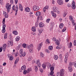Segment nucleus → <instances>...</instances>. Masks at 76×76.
<instances>
[{
    "instance_id": "1",
    "label": "nucleus",
    "mask_w": 76,
    "mask_h": 76,
    "mask_svg": "<svg viewBox=\"0 0 76 76\" xmlns=\"http://www.w3.org/2000/svg\"><path fill=\"white\" fill-rule=\"evenodd\" d=\"M64 73V69H61L59 72H57V76H63Z\"/></svg>"
},
{
    "instance_id": "2",
    "label": "nucleus",
    "mask_w": 76,
    "mask_h": 76,
    "mask_svg": "<svg viewBox=\"0 0 76 76\" xmlns=\"http://www.w3.org/2000/svg\"><path fill=\"white\" fill-rule=\"evenodd\" d=\"M54 70V67L52 66L50 67V70L51 72L50 73V75H48V76H54V75H53V74H54L53 70Z\"/></svg>"
},
{
    "instance_id": "3",
    "label": "nucleus",
    "mask_w": 76,
    "mask_h": 76,
    "mask_svg": "<svg viewBox=\"0 0 76 76\" xmlns=\"http://www.w3.org/2000/svg\"><path fill=\"white\" fill-rule=\"evenodd\" d=\"M2 23L3 24V28L2 30V33H5L6 32V30H5V28H6V26L5 25H4V23H5V18H3Z\"/></svg>"
},
{
    "instance_id": "4",
    "label": "nucleus",
    "mask_w": 76,
    "mask_h": 76,
    "mask_svg": "<svg viewBox=\"0 0 76 76\" xmlns=\"http://www.w3.org/2000/svg\"><path fill=\"white\" fill-rule=\"evenodd\" d=\"M74 62H70L68 66V69L69 72H71L72 71V66L73 65Z\"/></svg>"
},
{
    "instance_id": "5",
    "label": "nucleus",
    "mask_w": 76,
    "mask_h": 76,
    "mask_svg": "<svg viewBox=\"0 0 76 76\" xmlns=\"http://www.w3.org/2000/svg\"><path fill=\"white\" fill-rule=\"evenodd\" d=\"M32 71V68H29L27 69V70H24L23 71V74L26 75V73H28Z\"/></svg>"
},
{
    "instance_id": "6",
    "label": "nucleus",
    "mask_w": 76,
    "mask_h": 76,
    "mask_svg": "<svg viewBox=\"0 0 76 76\" xmlns=\"http://www.w3.org/2000/svg\"><path fill=\"white\" fill-rule=\"evenodd\" d=\"M6 8L7 9V11L8 12H10V9H11V5L9 3L7 4L6 5Z\"/></svg>"
},
{
    "instance_id": "7",
    "label": "nucleus",
    "mask_w": 76,
    "mask_h": 76,
    "mask_svg": "<svg viewBox=\"0 0 76 76\" xmlns=\"http://www.w3.org/2000/svg\"><path fill=\"white\" fill-rule=\"evenodd\" d=\"M33 44H31L30 45L29 51L31 53L33 52Z\"/></svg>"
},
{
    "instance_id": "8",
    "label": "nucleus",
    "mask_w": 76,
    "mask_h": 76,
    "mask_svg": "<svg viewBox=\"0 0 76 76\" xmlns=\"http://www.w3.org/2000/svg\"><path fill=\"white\" fill-rule=\"evenodd\" d=\"M33 9L34 11H38L39 9V8L38 6H34L33 7Z\"/></svg>"
},
{
    "instance_id": "9",
    "label": "nucleus",
    "mask_w": 76,
    "mask_h": 76,
    "mask_svg": "<svg viewBox=\"0 0 76 76\" xmlns=\"http://www.w3.org/2000/svg\"><path fill=\"white\" fill-rule=\"evenodd\" d=\"M69 56V54H68V53H66L65 55V58L64 61L65 62V63H67V58Z\"/></svg>"
},
{
    "instance_id": "10",
    "label": "nucleus",
    "mask_w": 76,
    "mask_h": 76,
    "mask_svg": "<svg viewBox=\"0 0 76 76\" xmlns=\"http://www.w3.org/2000/svg\"><path fill=\"white\" fill-rule=\"evenodd\" d=\"M74 1H73L72 2V7L73 9H75L76 8V6H75V2H74Z\"/></svg>"
},
{
    "instance_id": "11",
    "label": "nucleus",
    "mask_w": 76,
    "mask_h": 76,
    "mask_svg": "<svg viewBox=\"0 0 76 76\" xmlns=\"http://www.w3.org/2000/svg\"><path fill=\"white\" fill-rule=\"evenodd\" d=\"M42 42H41L38 45L37 49L38 51H39V50H40V49H41V47H42Z\"/></svg>"
},
{
    "instance_id": "12",
    "label": "nucleus",
    "mask_w": 76,
    "mask_h": 76,
    "mask_svg": "<svg viewBox=\"0 0 76 76\" xmlns=\"http://www.w3.org/2000/svg\"><path fill=\"white\" fill-rule=\"evenodd\" d=\"M19 9L20 10V11L22 12V11H23V7H22V4H19Z\"/></svg>"
},
{
    "instance_id": "13",
    "label": "nucleus",
    "mask_w": 76,
    "mask_h": 76,
    "mask_svg": "<svg viewBox=\"0 0 76 76\" xmlns=\"http://www.w3.org/2000/svg\"><path fill=\"white\" fill-rule=\"evenodd\" d=\"M53 9L54 12H58V8L55 6L53 8Z\"/></svg>"
},
{
    "instance_id": "14",
    "label": "nucleus",
    "mask_w": 76,
    "mask_h": 76,
    "mask_svg": "<svg viewBox=\"0 0 76 76\" xmlns=\"http://www.w3.org/2000/svg\"><path fill=\"white\" fill-rule=\"evenodd\" d=\"M36 64L39 67H41V64H40V63L39 62V60H37Z\"/></svg>"
},
{
    "instance_id": "15",
    "label": "nucleus",
    "mask_w": 76,
    "mask_h": 76,
    "mask_svg": "<svg viewBox=\"0 0 76 76\" xmlns=\"http://www.w3.org/2000/svg\"><path fill=\"white\" fill-rule=\"evenodd\" d=\"M59 5H61V4H63V2L62 0H58L57 1Z\"/></svg>"
},
{
    "instance_id": "16",
    "label": "nucleus",
    "mask_w": 76,
    "mask_h": 76,
    "mask_svg": "<svg viewBox=\"0 0 76 76\" xmlns=\"http://www.w3.org/2000/svg\"><path fill=\"white\" fill-rule=\"evenodd\" d=\"M39 26L40 28H42L44 26V24L42 22H40L39 24Z\"/></svg>"
},
{
    "instance_id": "17",
    "label": "nucleus",
    "mask_w": 76,
    "mask_h": 76,
    "mask_svg": "<svg viewBox=\"0 0 76 76\" xmlns=\"http://www.w3.org/2000/svg\"><path fill=\"white\" fill-rule=\"evenodd\" d=\"M18 5H16L15 8V16L17 15V14H18Z\"/></svg>"
},
{
    "instance_id": "18",
    "label": "nucleus",
    "mask_w": 76,
    "mask_h": 76,
    "mask_svg": "<svg viewBox=\"0 0 76 76\" xmlns=\"http://www.w3.org/2000/svg\"><path fill=\"white\" fill-rule=\"evenodd\" d=\"M6 46H7L6 44H4L2 46V48L3 50L4 51H5V50L6 49Z\"/></svg>"
},
{
    "instance_id": "19",
    "label": "nucleus",
    "mask_w": 76,
    "mask_h": 76,
    "mask_svg": "<svg viewBox=\"0 0 76 76\" xmlns=\"http://www.w3.org/2000/svg\"><path fill=\"white\" fill-rule=\"evenodd\" d=\"M26 52H24L22 54H21V55H20V57H22V56L23 57H25L26 55Z\"/></svg>"
},
{
    "instance_id": "20",
    "label": "nucleus",
    "mask_w": 76,
    "mask_h": 76,
    "mask_svg": "<svg viewBox=\"0 0 76 76\" xmlns=\"http://www.w3.org/2000/svg\"><path fill=\"white\" fill-rule=\"evenodd\" d=\"M41 14V12L39 11H37L36 13V15L37 16H40V15Z\"/></svg>"
},
{
    "instance_id": "21",
    "label": "nucleus",
    "mask_w": 76,
    "mask_h": 76,
    "mask_svg": "<svg viewBox=\"0 0 76 76\" xmlns=\"http://www.w3.org/2000/svg\"><path fill=\"white\" fill-rule=\"evenodd\" d=\"M25 11L27 12H30V9L29 7H26L25 9Z\"/></svg>"
},
{
    "instance_id": "22",
    "label": "nucleus",
    "mask_w": 76,
    "mask_h": 76,
    "mask_svg": "<svg viewBox=\"0 0 76 76\" xmlns=\"http://www.w3.org/2000/svg\"><path fill=\"white\" fill-rule=\"evenodd\" d=\"M54 25V23L52 22L50 24V28H51L52 29H53Z\"/></svg>"
},
{
    "instance_id": "23",
    "label": "nucleus",
    "mask_w": 76,
    "mask_h": 76,
    "mask_svg": "<svg viewBox=\"0 0 76 76\" xmlns=\"http://www.w3.org/2000/svg\"><path fill=\"white\" fill-rule=\"evenodd\" d=\"M42 66L43 68V69H45V68L46 67L47 65H46V64H43L42 65Z\"/></svg>"
},
{
    "instance_id": "24",
    "label": "nucleus",
    "mask_w": 76,
    "mask_h": 76,
    "mask_svg": "<svg viewBox=\"0 0 76 76\" xmlns=\"http://www.w3.org/2000/svg\"><path fill=\"white\" fill-rule=\"evenodd\" d=\"M20 37L19 36H17L16 38H15V40L16 41H18L20 39Z\"/></svg>"
},
{
    "instance_id": "25",
    "label": "nucleus",
    "mask_w": 76,
    "mask_h": 76,
    "mask_svg": "<svg viewBox=\"0 0 76 76\" xmlns=\"http://www.w3.org/2000/svg\"><path fill=\"white\" fill-rule=\"evenodd\" d=\"M54 58L55 60H57L58 59V56H57V55H54Z\"/></svg>"
},
{
    "instance_id": "26",
    "label": "nucleus",
    "mask_w": 76,
    "mask_h": 76,
    "mask_svg": "<svg viewBox=\"0 0 76 76\" xmlns=\"http://www.w3.org/2000/svg\"><path fill=\"white\" fill-rule=\"evenodd\" d=\"M12 34H14V35H18V31H13L12 32Z\"/></svg>"
},
{
    "instance_id": "27",
    "label": "nucleus",
    "mask_w": 76,
    "mask_h": 76,
    "mask_svg": "<svg viewBox=\"0 0 76 76\" xmlns=\"http://www.w3.org/2000/svg\"><path fill=\"white\" fill-rule=\"evenodd\" d=\"M31 30L32 31H33V32H35V31H36V28H35V27H32Z\"/></svg>"
},
{
    "instance_id": "28",
    "label": "nucleus",
    "mask_w": 76,
    "mask_h": 76,
    "mask_svg": "<svg viewBox=\"0 0 76 76\" xmlns=\"http://www.w3.org/2000/svg\"><path fill=\"white\" fill-rule=\"evenodd\" d=\"M20 56L21 55V56H22V54L23 53V49H20Z\"/></svg>"
},
{
    "instance_id": "29",
    "label": "nucleus",
    "mask_w": 76,
    "mask_h": 76,
    "mask_svg": "<svg viewBox=\"0 0 76 76\" xmlns=\"http://www.w3.org/2000/svg\"><path fill=\"white\" fill-rule=\"evenodd\" d=\"M37 19H38V20L40 19L41 20H42L43 19V18L41 16H39L37 18Z\"/></svg>"
},
{
    "instance_id": "30",
    "label": "nucleus",
    "mask_w": 76,
    "mask_h": 76,
    "mask_svg": "<svg viewBox=\"0 0 76 76\" xmlns=\"http://www.w3.org/2000/svg\"><path fill=\"white\" fill-rule=\"evenodd\" d=\"M72 43L70 42L69 44V45L68 46V48H72Z\"/></svg>"
},
{
    "instance_id": "31",
    "label": "nucleus",
    "mask_w": 76,
    "mask_h": 76,
    "mask_svg": "<svg viewBox=\"0 0 76 76\" xmlns=\"http://www.w3.org/2000/svg\"><path fill=\"white\" fill-rule=\"evenodd\" d=\"M18 61H19V58L16 60L15 62V64H16L18 63Z\"/></svg>"
},
{
    "instance_id": "32",
    "label": "nucleus",
    "mask_w": 76,
    "mask_h": 76,
    "mask_svg": "<svg viewBox=\"0 0 76 76\" xmlns=\"http://www.w3.org/2000/svg\"><path fill=\"white\" fill-rule=\"evenodd\" d=\"M21 69L22 70H25L26 69V66L25 65H23V66H22L21 67Z\"/></svg>"
},
{
    "instance_id": "33",
    "label": "nucleus",
    "mask_w": 76,
    "mask_h": 76,
    "mask_svg": "<svg viewBox=\"0 0 76 76\" xmlns=\"http://www.w3.org/2000/svg\"><path fill=\"white\" fill-rule=\"evenodd\" d=\"M64 25L63 23L59 25V28H61V29H62L63 28V27Z\"/></svg>"
},
{
    "instance_id": "34",
    "label": "nucleus",
    "mask_w": 76,
    "mask_h": 76,
    "mask_svg": "<svg viewBox=\"0 0 76 76\" xmlns=\"http://www.w3.org/2000/svg\"><path fill=\"white\" fill-rule=\"evenodd\" d=\"M40 55L41 57L43 58L44 56V54H43V53H42V52H41L40 53Z\"/></svg>"
},
{
    "instance_id": "35",
    "label": "nucleus",
    "mask_w": 76,
    "mask_h": 76,
    "mask_svg": "<svg viewBox=\"0 0 76 76\" xmlns=\"http://www.w3.org/2000/svg\"><path fill=\"white\" fill-rule=\"evenodd\" d=\"M34 68H35V72H37L38 71V67L37 66H34Z\"/></svg>"
},
{
    "instance_id": "36",
    "label": "nucleus",
    "mask_w": 76,
    "mask_h": 76,
    "mask_svg": "<svg viewBox=\"0 0 76 76\" xmlns=\"http://www.w3.org/2000/svg\"><path fill=\"white\" fill-rule=\"evenodd\" d=\"M55 43L56 45H58L59 44H60V42L58 41V40H56V42Z\"/></svg>"
},
{
    "instance_id": "37",
    "label": "nucleus",
    "mask_w": 76,
    "mask_h": 76,
    "mask_svg": "<svg viewBox=\"0 0 76 76\" xmlns=\"http://www.w3.org/2000/svg\"><path fill=\"white\" fill-rule=\"evenodd\" d=\"M53 46H50L48 48V49L49 50H53Z\"/></svg>"
},
{
    "instance_id": "38",
    "label": "nucleus",
    "mask_w": 76,
    "mask_h": 76,
    "mask_svg": "<svg viewBox=\"0 0 76 76\" xmlns=\"http://www.w3.org/2000/svg\"><path fill=\"white\" fill-rule=\"evenodd\" d=\"M45 42L46 43H48V44H50V42L49 41V39H48L46 40Z\"/></svg>"
},
{
    "instance_id": "39",
    "label": "nucleus",
    "mask_w": 76,
    "mask_h": 76,
    "mask_svg": "<svg viewBox=\"0 0 76 76\" xmlns=\"http://www.w3.org/2000/svg\"><path fill=\"white\" fill-rule=\"evenodd\" d=\"M67 12H64V13L63 14V17H65L66 16V15H67Z\"/></svg>"
},
{
    "instance_id": "40",
    "label": "nucleus",
    "mask_w": 76,
    "mask_h": 76,
    "mask_svg": "<svg viewBox=\"0 0 76 76\" xmlns=\"http://www.w3.org/2000/svg\"><path fill=\"white\" fill-rule=\"evenodd\" d=\"M32 60V58L31 57H29L28 58V61H31Z\"/></svg>"
},
{
    "instance_id": "41",
    "label": "nucleus",
    "mask_w": 76,
    "mask_h": 76,
    "mask_svg": "<svg viewBox=\"0 0 76 76\" xmlns=\"http://www.w3.org/2000/svg\"><path fill=\"white\" fill-rule=\"evenodd\" d=\"M4 16H5V18H8V14H4Z\"/></svg>"
},
{
    "instance_id": "42",
    "label": "nucleus",
    "mask_w": 76,
    "mask_h": 76,
    "mask_svg": "<svg viewBox=\"0 0 76 76\" xmlns=\"http://www.w3.org/2000/svg\"><path fill=\"white\" fill-rule=\"evenodd\" d=\"M10 45L11 46H13V41H10Z\"/></svg>"
},
{
    "instance_id": "43",
    "label": "nucleus",
    "mask_w": 76,
    "mask_h": 76,
    "mask_svg": "<svg viewBox=\"0 0 76 76\" xmlns=\"http://www.w3.org/2000/svg\"><path fill=\"white\" fill-rule=\"evenodd\" d=\"M15 5H13L12 7V9L13 10H15Z\"/></svg>"
},
{
    "instance_id": "44",
    "label": "nucleus",
    "mask_w": 76,
    "mask_h": 76,
    "mask_svg": "<svg viewBox=\"0 0 76 76\" xmlns=\"http://www.w3.org/2000/svg\"><path fill=\"white\" fill-rule=\"evenodd\" d=\"M38 31H39V33L40 34H39V35H40V34H41L42 33V31H41V30L40 29H38Z\"/></svg>"
},
{
    "instance_id": "45",
    "label": "nucleus",
    "mask_w": 76,
    "mask_h": 76,
    "mask_svg": "<svg viewBox=\"0 0 76 76\" xmlns=\"http://www.w3.org/2000/svg\"><path fill=\"white\" fill-rule=\"evenodd\" d=\"M10 42H8V44L7 45V47H10Z\"/></svg>"
},
{
    "instance_id": "46",
    "label": "nucleus",
    "mask_w": 76,
    "mask_h": 76,
    "mask_svg": "<svg viewBox=\"0 0 76 76\" xmlns=\"http://www.w3.org/2000/svg\"><path fill=\"white\" fill-rule=\"evenodd\" d=\"M2 66H0V72H1L3 71V68H2Z\"/></svg>"
},
{
    "instance_id": "47",
    "label": "nucleus",
    "mask_w": 76,
    "mask_h": 76,
    "mask_svg": "<svg viewBox=\"0 0 76 76\" xmlns=\"http://www.w3.org/2000/svg\"><path fill=\"white\" fill-rule=\"evenodd\" d=\"M50 19L48 18V19L47 20H46V22L47 23H49V22H50Z\"/></svg>"
},
{
    "instance_id": "48",
    "label": "nucleus",
    "mask_w": 76,
    "mask_h": 76,
    "mask_svg": "<svg viewBox=\"0 0 76 76\" xmlns=\"http://www.w3.org/2000/svg\"><path fill=\"white\" fill-rule=\"evenodd\" d=\"M52 16H53L54 18H56V16H57V15H56V13H54L53 14H52Z\"/></svg>"
},
{
    "instance_id": "49",
    "label": "nucleus",
    "mask_w": 76,
    "mask_h": 76,
    "mask_svg": "<svg viewBox=\"0 0 76 76\" xmlns=\"http://www.w3.org/2000/svg\"><path fill=\"white\" fill-rule=\"evenodd\" d=\"M66 27H65L64 28L62 31H63V32H64V31H66Z\"/></svg>"
},
{
    "instance_id": "50",
    "label": "nucleus",
    "mask_w": 76,
    "mask_h": 76,
    "mask_svg": "<svg viewBox=\"0 0 76 76\" xmlns=\"http://www.w3.org/2000/svg\"><path fill=\"white\" fill-rule=\"evenodd\" d=\"M44 7L46 9H47V10H48L49 9V7L48 6H45Z\"/></svg>"
},
{
    "instance_id": "51",
    "label": "nucleus",
    "mask_w": 76,
    "mask_h": 76,
    "mask_svg": "<svg viewBox=\"0 0 76 76\" xmlns=\"http://www.w3.org/2000/svg\"><path fill=\"white\" fill-rule=\"evenodd\" d=\"M7 34H5L4 35V39H6L7 38Z\"/></svg>"
},
{
    "instance_id": "52",
    "label": "nucleus",
    "mask_w": 76,
    "mask_h": 76,
    "mask_svg": "<svg viewBox=\"0 0 76 76\" xmlns=\"http://www.w3.org/2000/svg\"><path fill=\"white\" fill-rule=\"evenodd\" d=\"M22 46L24 48H26V44H24L22 45Z\"/></svg>"
},
{
    "instance_id": "53",
    "label": "nucleus",
    "mask_w": 76,
    "mask_h": 76,
    "mask_svg": "<svg viewBox=\"0 0 76 76\" xmlns=\"http://www.w3.org/2000/svg\"><path fill=\"white\" fill-rule=\"evenodd\" d=\"M74 45H76V40H75L74 41Z\"/></svg>"
},
{
    "instance_id": "54",
    "label": "nucleus",
    "mask_w": 76,
    "mask_h": 76,
    "mask_svg": "<svg viewBox=\"0 0 76 76\" xmlns=\"http://www.w3.org/2000/svg\"><path fill=\"white\" fill-rule=\"evenodd\" d=\"M47 66L48 67H50L52 66L51 65V64H48V65Z\"/></svg>"
},
{
    "instance_id": "55",
    "label": "nucleus",
    "mask_w": 76,
    "mask_h": 76,
    "mask_svg": "<svg viewBox=\"0 0 76 76\" xmlns=\"http://www.w3.org/2000/svg\"><path fill=\"white\" fill-rule=\"evenodd\" d=\"M53 41H56L57 40H56V38L54 37H53Z\"/></svg>"
},
{
    "instance_id": "56",
    "label": "nucleus",
    "mask_w": 76,
    "mask_h": 76,
    "mask_svg": "<svg viewBox=\"0 0 76 76\" xmlns=\"http://www.w3.org/2000/svg\"><path fill=\"white\" fill-rule=\"evenodd\" d=\"M72 19H73V17H72V16H69V19H70V20H72Z\"/></svg>"
},
{
    "instance_id": "57",
    "label": "nucleus",
    "mask_w": 76,
    "mask_h": 76,
    "mask_svg": "<svg viewBox=\"0 0 76 76\" xmlns=\"http://www.w3.org/2000/svg\"><path fill=\"white\" fill-rule=\"evenodd\" d=\"M22 48V45H18V48Z\"/></svg>"
},
{
    "instance_id": "58",
    "label": "nucleus",
    "mask_w": 76,
    "mask_h": 76,
    "mask_svg": "<svg viewBox=\"0 0 76 76\" xmlns=\"http://www.w3.org/2000/svg\"><path fill=\"white\" fill-rule=\"evenodd\" d=\"M10 60H13V58L10 56Z\"/></svg>"
},
{
    "instance_id": "59",
    "label": "nucleus",
    "mask_w": 76,
    "mask_h": 76,
    "mask_svg": "<svg viewBox=\"0 0 76 76\" xmlns=\"http://www.w3.org/2000/svg\"><path fill=\"white\" fill-rule=\"evenodd\" d=\"M43 10L44 12H45L46 10V9L45 8V7H44V8H43Z\"/></svg>"
},
{
    "instance_id": "60",
    "label": "nucleus",
    "mask_w": 76,
    "mask_h": 76,
    "mask_svg": "<svg viewBox=\"0 0 76 76\" xmlns=\"http://www.w3.org/2000/svg\"><path fill=\"white\" fill-rule=\"evenodd\" d=\"M18 55H19V53H18V52H16L15 53L16 56H18Z\"/></svg>"
},
{
    "instance_id": "61",
    "label": "nucleus",
    "mask_w": 76,
    "mask_h": 76,
    "mask_svg": "<svg viewBox=\"0 0 76 76\" xmlns=\"http://www.w3.org/2000/svg\"><path fill=\"white\" fill-rule=\"evenodd\" d=\"M10 3L11 4H13V0H11L10 1Z\"/></svg>"
},
{
    "instance_id": "62",
    "label": "nucleus",
    "mask_w": 76,
    "mask_h": 76,
    "mask_svg": "<svg viewBox=\"0 0 76 76\" xmlns=\"http://www.w3.org/2000/svg\"><path fill=\"white\" fill-rule=\"evenodd\" d=\"M15 4H17V3H18V0H15Z\"/></svg>"
},
{
    "instance_id": "63",
    "label": "nucleus",
    "mask_w": 76,
    "mask_h": 76,
    "mask_svg": "<svg viewBox=\"0 0 76 76\" xmlns=\"http://www.w3.org/2000/svg\"><path fill=\"white\" fill-rule=\"evenodd\" d=\"M0 3L1 4L2 3H3V0H0Z\"/></svg>"
},
{
    "instance_id": "64",
    "label": "nucleus",
    "mask_w": 76,
    "mask_h": 76,
    "mask_svg": "<svg viewBox=\"0 0 76 76\" xmlns=\"http://www.w3.org/2000/svg\"><path fill=\"white\" fill-rule=\"evenodd\" d=\"M67 6H68L69 7H70V6H71V5H70V4H68L67 5Z\"/></svg>"
}]
</instances>
